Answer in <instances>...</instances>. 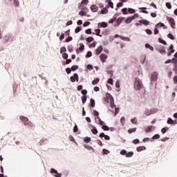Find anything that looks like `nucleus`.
I'll return each instance as SVG.
<instances>
[{
    "label": "nucleus",
    "instance_id": "obj_58",
    "mask_svg": "<svg viewBox=\"0 0 177 177\" xmlns=\"http://www.w3.org/2000/svg\"><path fill=\"white\" fill-rule=\"evenodd\" d=\"M165 6L167 8V9H172V5H171V3L169 2H167Z\"/></svg>",
    "mask_w": 177,
    "mask_h": 177
},
{
    "label": "nucleus",
    "instance_id": "obj_26",
    "mask_svg": "<svg viewBox=\"0 0 177 177\" xmlns=\"http://www.w3.org/2000/svg\"><path fill=\"white\" fill-rule=\"evenodd\" d=\"M101 15H107L109 13V10L106 8H103L100 11Z\"/></svg>",
    "mask_w": 177,
    "mask_h": 177
},
{
    "label": "nucleus",
    "instance_id": "obj_59",
    "mask_svg": "<svg viewBox=\"0 0 177 177\" xmlns=\"http://www.w3.org/2000/svg\"><path fill=\"white\" fill-rule=\"evenodd\" d=\"M127 151L125 149H122V150L120 151L121 156H127Z\"/></svg>",
    "mask_w": 177,
    "mask_h": 177
},
{
    "label": "nucleus",
    "instance_id": "obj_6",
    "mask_svg": "<svg viewBox=\"0 0 177 177\" xmlns=\"http://www.w3.org/2000/svg\"><path fill=\"white\" fill-rule=\"evenodd\" d=\"M50 172L54 175L55 177H62V174L59 173L55 168H51Z\"/></svg>",
    "mask_w": 177,
    "mask_h": 177
},
{
    "label": "nucleus",
    "instance_id": "obj_37",
    "mask_svg": "<svg viewBox=\"0 0 177 177\" xmlns=\"http://www.w3.org/2000/svg\"><path fill=\"white\" fill-rule=\"evenodd\" d=\"M122 6H124V3L122 2L118 3L116 5L115 10H118V8H122Z\"/></svg>",
    "mask_w": 177,
    "mask_h": 177
},
{
    "label": "nucleus",
    "instance_id": "obj_50",
    "mask_svg": "<svg viewBox=\"0 0 177 177\" xmlns=\"http://www.w3.org/2000/svg\"><path fill=\"white\" fill-rule=\"evenodd\" d=\"M154 128L153 126H149L148 128L145 130L147 133L151 132V130Z\"/></svg>",
    "mask_w": 177,
    "mask_h": 177
},
{
    "label": "nucleus",
    "instance_id": "obj_11",
    "mask_svg": "<svg viewBox=\"0 0 177 177\" xmlns=\"http://www.w3.org/2000/svg\"><path fill=\"white\" fill-rule=\"evenodd\" d=\"M90 9H91V12H93V13H96V12H97V10H99V7H97V6L93 4V5L91 6Z\"/></svg>",
    "mask_w": 177,
    "mask_h": 177
},
{
    "label": "nucleus",
    "instance_id": "obj_33",
    "mask_svg": "<svg viewBox=\"0 0 177 177\" xmlns=\"http://www.w3.org/2000/svg\"><path fill=\"white\" fill-rule=\"evenodd\" d=\"M84 147H85V149H87L88 150H93V151L95 152V149H93L91 146L88 145H84Z\"/></svg>",
    "mask_w": 177,
    "mask_h": 177
},
{
    "label": "nucleus",
    "instance_id": "obj_30",
    "mask_svg": "<svg viewBox=\"0 0 177 177\" xmlns=\"http://www.w3.org/2000/svg\"><path fill=\"white\" fill-rule=\"evenodd\" d=\"M83 140H84V143H89V142H91V140H92V139L91 138V137L86 136L84 138Z\"/></svg>",
    "mask_w": 177,
    "mask_h": 177
},
{
    "label": "nucleus",
    "instance_id": "obj_12",
    "mask_svg": "<svg viewBox=\"0 0 177 177\" xmlns=\"http://www.w3.org/2000/svg\"><path fill=\"white\" fill-rule=\"evenodd\" d=\"M99 138H100L101 139H102V138H104L105 140H110V137L108 135L104 134V133H103V132H102L99 135Z\"/></svg>",
    "mask_w": 177,
    "mask_h": 177
},
{
    "label": "nucleus",
    "instance_id": "obj_3",
    "mask_svg": "<svg viewBox=\"0 0 177 177\" xmlns=\"http://www.w3.org/2000/svg\"><path fill=\"white\" fill-rule=\"evenodd\" d=\"M134 89L136 91H140V89H143V83H142V80H140V79L138 77L135 78Z\"/></svg>",
    "mask_w": 177,
    "mask_h": 177
},
{
    "label": "nucleus",
    "instance_id": "obj_5",
    "mask_svg": "<svg viewBox=\"0 0 177 177\" xmlns=\"http://www.w3.org/2000/svg\"><path fill=\"white\" fill-rule=\"evenodd\" d=\"M71 82H78L80 81V77L78 76V73H74L73 76L70 77Z\"/></svg>",
    "mask_w": 177,
    "mask_h": 177
},
{
    "label": "nucleus",
    "instance_id": "obj_7",
    "mask_svg": "<svg viewBox=\"0 0 177 177\" xmlns=\"http://www.w3.org/2000/svg\"><path fill=\"white\" fill-rule=\"evenodd\" d=\"M166 48L164 46H161L160 47H158L156 48L157 50H158L159 53H160V55H165V53H167V50H165Z\"/></svg>",
    "mask_w": 177,
    "mask_h": 177
},
{
    "label": "nucleus",
    "instance_id": "obj_43",
    "mask_svg": "<svg viewBox=\"0 0 177 177\" xmlns=\"http://www.w3.org/2000/svg\"><path fill=\"white\" fill-rule=\"evenodd\" d=\"M120 124L124 127L125 125V117H122L120 119Z\"/></svg>",
    "mask_w": 177,
    "mask_h": 177
},
{
    "label": "nucleus",
    "instance_id": "obj_14",
    "mask_svg": "<svg viewBox=\"0 0 177 177\" xmlns=\"http://www.w3.org/2000/svg\"><path fill=\"white\" fill-rule=\"evenodd\" d=\"M133 20H135V17L131 16L125 19L124 23H126V24H129V23H132Z\"/></svg>",
    "mask_w": 177,
    "mask_h": 177
},
{
    "label": "nucleus",
    "instance_id": "obj_31",
    "mask_svg": "<svg viewBox=\"0 0 177 177\" xmlns=\"http://www.w3.org/2000/svg\"><path fill=\"white\" fill-rule=\"evenodd\" d=\"M169 52L171 53H175V49H174V44H171L168 49Z\"/></svg>",
    "mask_w": 177,
    "mask_h": 177
},
{
    "label": "nucleus",
    "instance_id": "obj_53",
    "mask_svg": "<svg viewBox=\"0 0 177 177\" xmlns=\"http://www.w3.org/2000/svg\"><path fill=\"white\" fill-rule=\"evenodd\" d=\"M82 29L81 27L77 26L75 29V34H78V32H80V31H81Z\"/></svg>",
    "mask_w": 177,
    "mask_h": 177
},
{
    "label": "nucleus",
    "instance_id": "obj_18",
    "mask_svg": "<svg viewBox=\"0 0 177 177\" xmlns=\"http://www.w3.org/2000/svg\"><path fill=\"white\" fill-rule=\"evenodd\" d=\"M103 51V46H100L96 50H95V54L99 55Z\"/></svg>",
    "mask_w": 177,
    "mask_h": 177
},
{
    "label": "nucleus",
    "instance_id": "obj_16",
    "mask_svg": "<svg viewBox=\"0 0 177 177\" xmlns=\"http://www.w3.org/2000/svg\"><path fill=\"white\" fill-rule=\"evenodd\" d=\"M124 20H125V17H120L117 19L116 20V23L118 24L116 26L117 27H118V26H120V24H121V23H122V21H124Z\"/></svg>",
    "mask_w": 177,
    "mask_h": 177
},
{
    "label": "nucleus",
    "instance_id": "obj_4",
    "mask_svg": "<svg viewBox=\"0 0 177 177\" xmlns=\"http://www.w3.org/2000/svg\"><path fill=\"white\" fill-rule=\"evenodd\" d=\"M157 111H158V109L156 108H152L151 109H146L145 111V115L149 116V115H151V114H156Z\"/></svg>",
    "mask_w": 177,
    "mask_h": 177
},
{
    "label": "nucleus",
    "instance_id": "obj_41",
    "mask_svg": "<svg viewBox=\"0 0 177 177\" xmlns=\"http://www.w3.org/2000/svg\"><path fill=\"white\" fill-rule=\"evenodd\" d=\"M87 99H88V97H86V95H84L82 97V102L83 104H85V103H86Z\"/></svg>",
    "mask_w": 177,
    "mask_h": 177
},
{
    "label": "nucleus",
    "instance_id": "obj_25",
    "mask_svg": "<svg viewBox=\"0 0 177 177\" xmlns=\"http://www.w3.org/2000/svg\"><path fill=\"white\" fill-rule=\"evenodd\" d=\"M100 81V79L99 77H96L95 78L93 81H92V84L93 85H97V84H99V82Z\"/></svg>",
    "mask_w": 177,
    "mask_h": 177
},
{
    "label": "nucleus",
    "instance_id": "obj_19",
    "mask_svg": "<svg viewBox=\"0 0 177 177\" xmlns=\"http://www.w3.org/2000/svg\"><path fill=\"white\" fill-rule=\"evenodd\" d=\"M100 59L102 63H104V62H106V60L107 59V55L105 54H101L100 55Z\"/></svg>",
    "mask_w": 177,
    "mask_h": 177
},
{
    "label": "nucleus",
    "instance_id": "obj_27",
    "mask_svg": "<svg viewBox=\"0 0 177 177\" xmlns=\"http://www.w3.org/2000/svg\"><path fill=\"white\" fill-rule=\"evenodd\" d=\"M20 120L24 124V123L27 122V121H28V118L24 117V116H20Z\"/></svg>",
    "mask_w": 177,
    "mask_h": 177
},
{
    "label": "nucleus",
    "instance_id": "obj_45",
    "mask_svg": "<svg viewBox=\"0 0 177 177\" xmlns=\"http://www.w3.org/2000/svg\"><path fill=\"white\" fill-rule=\"evenodd\" d=\"M95 32H93L94 35H100V29H95Z\"/></svg>",
    "mask_w": 177,
    "mask_h": 177
},
{
    "label": "nucleus",
    "instance_id": "obj_29",
    "mask_svg": "<svg viewBox=\"0 0 177 177\" xmlns=\"http://www.w3.org/2000/svg\"><path fill=\"white\" fill-rule=\"evenodd\" d=\"M127 12H128V13H130V15H132L133 13H136V10L133 8H127Z\"/></svg>",
    "mask_w": 177,
    "mask_h": 177
},
{
    "label": "nucleus",
    "instance_id": "obj_36",
    "mask_svg": "<svg viewBox=\"0 0 177 177\" xmlns=\"http://www.w3.org/2000/svg\"><path fill=\"white\" fill-rule=\"evenodd\" d=\"M120 39H122V41H131V39H129L127 37H124V36H120Z\"/></svg>",
    "mask_w": 177,
    "mask_h": 177
},
{
    "label": "nucleus",
    "instance_id": "obj_17",
    "mask_svg": "<svg viewBox=\"0 0 177 177\" xmlns=\"http://www.w3.org/2000/svg\"><path fill=\"white\" fill-rule=\"evenodd\" d=\"M106 2L108 3L106 8H111V9H114V3L111 1V0H106Z\"/></svg>",
    "mask_w": 177,
    "mask_h": 177
},
{
    "label": "nucleus",
    "instance_id": "obj_13",
    "mask_svg": "<svg viewBox=\"0 0 177 177\" xmlns=\"http://www.w3.org/2000/svg\"><path fill=\"white\" fill-rule=\"evenodd\" d=\"M138 23H140V24L143 26H149V24H150V21L147 19H140L138 21Z\"/></svg>",
    "mask_w": 177,
    "mask_h": 177
},
{
    "label": "nucleus",
    "instance_id": "obj_51",
    "mask_svg": "<svg viewBox=\"0 0 177 177\" xmlns=\"http://www.w3.org/2000/svg\"><path fill=\"white\" fill-rule=\"evenodd\" d=\"M133 132H136V128L129 129L128 130V133H133Z\"/></svg>",
    "mask_w": 177,
    "mask_h": 177
},
{
    "label": "nucleus",
    "instance_id": "obj_62",
    "mask_svg": "<svg viewBox=\"0 0 177 177\" xmlns=\"http://www.w3.org/2000/svg\"><path fill=\"white\" fill-rule=\"evenodd\" d=\"M67 51V48H66V47L63 46L60 49V53H64V52Z\"/></svg>",
    "mask_w": 177,
    "mask_h": 177
},
{
    "label": "nucleus",
    "instance_id": "obj_21",
    "mask_svg": "<svg viewBox=\"0 0 177 177\" xmlns=\"http://www.w3.org/2000/svg\"><path fill=\"white\" fill-rule=\"evenodd\" d=\"M137 151L138 153H140V151H145L146 150V147L145 146H140L136 148Z\"/></svg>",
    "mask_w": 177,
    "mask_h": 177
},
{
    "label": "nucleus",
    "instance_id": "obj_35",
    "mask_svg": "<svg viewBox=\"0 0 177 177\" xmlns=\"http://www.w3.org/2000/svg\"><path fill=\"white\" fill-rule=\"evenodd\" d=\"M86 59H89V57H92V51L89 50L85 55Z\"/></svg>",
    "mask_w": 177,
    "mask_h": 177
},
{
    "label": "nucleus",
    "instance_id": "obj_47",
    "mask_svg": "<svg viewBox=\"0 0 177 177\" xmlns=\"http://www.w3.org/2000/svg\"><path fill=\"white\" fill-rule=\"evenodd\" d=\"M174 120H172V118H169L167 120V124H169V125H172V124H174Z\"/></svg>",
    "mask_w": 177,
    "mask_h": 177
},
{
    "label": "nucleus",
    "instance_id": "obj_63",
    "mask_svg": "<svg viewBox=\"0 0 177 177\" xmlns=\"http://www.w3.org/2000/svg\"><path fill=\"white\" fill-rule=\"evenodd\" d=\"M131 122H132V124H134V125H136V124H138V120H136V117L131 119Z\"/></svg>",
    "mask_w": 177,
    "mask_h": 177
},
{
    "label": "nucleus",
    "instance_id": "obj_10",
    "mask_svg": "<svg viewBox=\"0 0 177 177\" xmlns=\"http://www.w3.org/2000/svg\"><path fill=\"white\" fill-rule=\"evenodd\" d=\"M168 20L171 28H175V19L172 17H168Z\"/></svg>",
    "mask_w": 177,
    "mask_h": 177
},
{
    "label": "nucleus",
    "instance_id": "obj_38",
    "mask_svg": "<svg viewBox=\"0 0 177 177\" xmlns=\"http://www.w3.org/2000/svg\"><path fill=\"white\" fill-rule=\"evenodd\" d=\"M95 100L93 98H91L90 100V106H91V107H93V108L95 107Z\"/></svg>",
    "mask_w": 177,
    "mask_h": 177
},
{
    "label": "nucleus",
    "instance_id": "obj_24",
    "mask_svg": "<svg viewBox=\"0 0 177 177\" xmlns=\"http://www.w3.org/2000/svg\"><path fill=\"white\" fill-rule=\"evenodd\" d=\"M65 60L66 61L62 62L63 66H66V64H70V63H71V62H73V60L71 59H68V58Z\"/></svg>",
    "mask_w": 177,
    "mask_h": 177
},
{
    "label": "nucleus",
    "instance_id": "obj_20",
    "mask_svg": "<svg viewBox=\"0 0 177 177\" xmlns=\"http://www.w3.org/2000/svg\"><path fill=\"white\" fill-rule=\"evenodd\" d=\"M145 46L146 49H149V50L154 52V47H153V46L150 45V44L146 43Z\"/></svg>",
    "mask_w": 177,
    "mask_h": 177
},
{
    "label": "nucleus",
    "instance_id": "obj_49",
    "mask_svg": "<svg viewBox=\"0 0 177 177\" xmlns=\"http://www.w3.org/2000/svg\"><path fill=\"white\" fill-rule=\"evenodd\" d=\"M62 58L64 59V60L68 59V54L66 53H62Z\"/></svg>",
    "mask_w": 177,
    "mask_h": 177
},
{
    "label": "nucleus",
    "instance_id": "obj_52",
    "mask_svg": "<svg viewBox=\"0 0 177 177\" xmlns=\"http://www.w3.org/2000/svg\"><path fill=\"white\" fill-rule=\"evenodd\" d=\"M102 129L104 130V131H110V127H109V126L104 124Z\"/></svg>",
    "mask_w": 177,
    "mask_h": 177
},
{
    "label": "nucleus",
    "instance_id": "obj_54",
    "mask_svg": "<svg viewBox=\"0 0 177 177\" xmlns=\"http://www.w3.org/2000/svg\"><path fill=\"white\" fill-rule=\"evenodd\" d=\"M145 31L148 35H151V34H153V31L150 29H146Z\"/></svg>",
    "mask_w": 177,
    "mask_h": 177
},
{
    "label": "nucleus",
    "instance_id": "obj_56",
    "mask_svg": "<svg viewBox=\"0 0 177 177\" xmlns=\"http://www.w3.org/2000/svg\"><path fill=\"white\" fill-rule=\"evenodd\" d=\"M86 42H93V38L92 37H88L86 38Z\"/></svg>",
    "mask_w": 177,
    "mask_h": 177
},
{
    "label": "nucleus",
    "instance_id": "obj_2",
    "mask_svg": "<svg viewBox=\"0 0 177 177\" xmlns=\"http://www.w3.org/2000/svg\"><path fill=\"white\" fill-rule=\"evenodd\" d=\"M104 102L106 103L110 102V106L111 109H114V107L116 106L115 104H114V97H113V95H111V94L109 93H106V98L104 100Z\"/></svg>",
    "mask_w": 177,
    "mask_h": 177
},
{
    "label": "nucleus",
    "instance_id": "obj_46",
    "mask_svg": "<svg viewBox=\"0 0 177 177\" xmlns=\"http://www.w3.org/2000/svg\"><path fill=\"white\" fill-rule=\"evenodd\" d=\"M122 12L123 15H128V8H124L122 9Z\"/></svg>",
    "mask_w": 177,
    "mask_h": 177
},
{
    "label": "nucleus",
    "instance_id": "obj_57",
    "mask_svg": "<svg viewBox=\"0 0 177 177\" xmlns=\"http://www.w3.org/2000/svg\"><path fill=\"white\" fill-rule=\"evenodd\" d=\"M168 129H169V127H164L161 129V132L162 133H165L167 132V131H168Z\"/></svg>",
    "mask_w": 177,
    "mask_h": 177
},
{
    "label": "nucleus",
    "instance_id": "obj_34",
    "mask_svg": "<svg viewBox=\"0 0 177 177\" xmlns=\"http://www.w3.org/2000/svg\"><path fill=\"white\" fill-rule=\"evenodd\" d=\"M132 156H133V151L127 152V153H126V157L127 158H131V157H132Z\"/></svg>",
    "mask_w": 177,
    "mask_h": 177
},
{
    "label": "nucleus",
    "instance_id": "obj_42",
    "mask_svg": "<svg viewBox=\"0 0 177 177\" xmlns=\"http://www.w3.org/2000/svg\"><path fill=\"white\" fill-rule=\"evenodd\" d=\"M152 140H156V139H160V134H155L151 138Z\"/></svg>",
    "mask_w": 177,
    "mask_h": 177
},
{
    "label": "nucleus",
    "instance_id": "obj_60",
    "mask_svg": "<svg viewBox=\"0 0 177 177\" xmlns=\"http://www.w3.org/2000/svg\"><path fill=\"white\" fill-rule=\"evenodd\" d=\"M167 37L169 38V39L174 40L175 39V37L174 36V35H172L171 33H169L167 35Z\"/></svg>",
    "mask_w": 177,
    "mask_h": 177
},
{
    "label": "nucleus",
    "instance_id": "obj_32",
    "mask_svg": "<svg viewBox=\"0 0 177 177\" xmlns=\"http://www.w3.org/2000/svg\"><path fill=\"white\" fill-rule=\"evenodd\" d=\"M158 42H160V44H162V45H167V41L162 39V38L161 37L158 38Z\"/></svg>",
    "mask_w": 177,
    "mask_h": 177
},
{
    "label": "nucleus",
    "instance_id": "obj_39",
    "mask_svg": "<svg viewBox=\"0 0 177 177\" xmlns=\"http://www.w3.org/2000/svg\"><path fill=\"white\" fill-rule=\"evenodd\" d=\"M12 2H13V5L14 6H15V8H17V6H19V5L20 4L19 3V0H12Z\"/></svg>",
    "mask_w": 177,
    "mask_h": 177
},
{
    "label": "nucleus",
    "instance_id": "obj_28",
    "mask_svg": "<svg viewBox=\"0 0 177 177\" xmlns=\"http://www.w3.org/2000/svg\"><path fill=\"white\" fill-rule=\"evenodd\" d=\"M78 68H80V66L78 65H73L71 68V70L72 71H77V70H78Z\"/></svg>",
    "mask_w": 177,
    "mask_h": 177
},
{
    "label": "nucleus",
    "instance_id": "obj_61",
    "mask_svg": "<svg viewBox=\"0 0 177 177\" xmlns=\"http://www.w3.org/2000/svg\"><path fill=\"white\" fill-rule=\"evenodd\" d=\"M71 41H73V37L68 36L66 39L65 42H70Z\"/></svg>",
    "mask_w": 177,
    "mask_h": 177
},
{
    "label": "nucleus",
    "instance_id": "obj_44",
    "mask_svg": "<svg viewBox=\"0 0 177 177\" xmlns=\"http://www.w3.org/2000/svg\"><path fill=\"white\" fill-rule=\"evenodd\" d=\"M85 49V45H84V44H80V46L79 48V50H80V52H83V50H84Z\"/></svg>",
    "mask_w": 177,
    "mask_h": 177
},
{
    "label": "nucleus",
    "instance_id": "obj_8",
    "mask_svg": "<svg viewBox=\"0 0 177 177\" xmlns=\"http://www.w3.org/2000/svg\"><path fill=\"white\" fill-rule=\"evenodd\" d=\"M158 79V73L157 72H153L151 74V80L152 82L157 81Z\"/></svg>",
    "mask_w": 177,
    "mask_h": 177
},
{
    "label": "nucleus",
    "instance_id": "obj_9",
    "mask_svg": "<svg viewBox=\"0 0 177 177\" xmlns=\"http://www.w3.org/2000/svg\"><path fill=\"white\" fill-rule=\"evenodd\" d=\"M109 26V24H107V22H100L98 23V28H107V27Z\"/></svg>",
    "mask_w": 177,
    "mask_h": 177
},
{
    "label": "nucleus",
    "instance_id": "obj_48",
    "mask_svg": "<svg viewBox=\"0 0 177 177\" xmlns=\"http://www.w3.org/2000/svg\"><path fill=\"white\" fill-rule=\"evenodd\" d=\"M102 153H103V154H106V155L110 154V151H109V149H103Z\"/></svg>",
    "mask_w": 177,
    "mask_h": 177
},
{
    "label": "nucleus",
    "instance_id": "obj_23",
    "mask_svg": "<svg viewBox=\"0 0 177 177\" xmlns=\"http://www.w3.org/2000/svg\"><path fill=\"white\" fill-rule=\"evenodd\" d=\"M91 132L93 135H96L99 131H97V129L95 126H92Z\"/></svg>",
    "mask_w": 177,
    "mask_h": 177
},
{
    "label": "nucleus",
    "instance_id": "obj_15",
    "mask_svg": "<svg viewBox=\"0 0 177 177\" xmlns=\"http://www.w3.org/2000/svg\"><path fill=\"white\" fill-rule=\"evenodd\" d=\"M156 28H158L160 27V28H163L164 30H167V27L165 26V24L162 22H159L156 25Z\"/></svg>",
    "mask_w": 177,
    "mask_h": 177
},
{
    "label": "nucleus",
    "instance_id": "obj_64",
    "mask_svg": "<svg viewBox=\"0 0 177 177\" xmlns=\"http://www.w3.org/2000/svg\"><path fill=\"white\" fill-rule=\"evenodd\" d=\"M171 63H174V66H176L177 65V58H172L171 59Z\"/></svg>",
    "mask_w": 177,
    "mask_h": 177
},
{
    "label": "nucleus",
    "instance_id": "obj_55",
    "mask_svg": "<svg viewBox=\"0 0 177 177\" xmlns=\"http://www.w3.org/2000/svg\"><path fill=\"white\" fill-rule=\"evenodd\" d=\"M86 68H87V70L92 71V70H93V66H92V64H88L86 66Z\"/></svg>",
    "mask_w": 177,
    "mask_h": 177
},
{
    "label": "nucleus",
    "instance_id": "obj_22",
    "mask_svg": "<svg viewBox=\"0 0 177 177\" xmlns=\"http://www.w3.org/2000/svg\"><path fill=\"white\" fill-rule=\"evenodd\" d=\"M146 9H147V8L146 7H141L139 8V10H141V13H145L146 15H147L149 13V12L147 10H146Z\"/></svg>",
    "mask_w": 177,
    "mask_h": 177
},
{
    "label": "nucleus",
    "instance_id": "obj_1",
    "mask_svg": "<svg viewBox=\"0 0 177 177\" xmlns=\"http://www.w3.org/2000/svg\"><path fill=\"white\" fill-rule=\"evenodd\" d=\"M15 39H16V37H15L12 33H7L3 37V44H6V42H13Z\"/></svg>",
    "mask_w": 177,
    "mask_h": 177
},
{
    "label": "nucleus",
    "instance_id": "obj_40",
    "mask_svg": "<svg viewBox=\"0 0 177 177\" xmlns=\"http://www.w3.org/2000/svg\"><path fill=\"white\" fill-rule=\"evenodd\" d=\"M24 125H26V127H32V122H31V121L28 120L27 122H26L24 123Z\"/></svg>",
    "mask_w": 177,
    "mask_h": 177
}]
</instances>
